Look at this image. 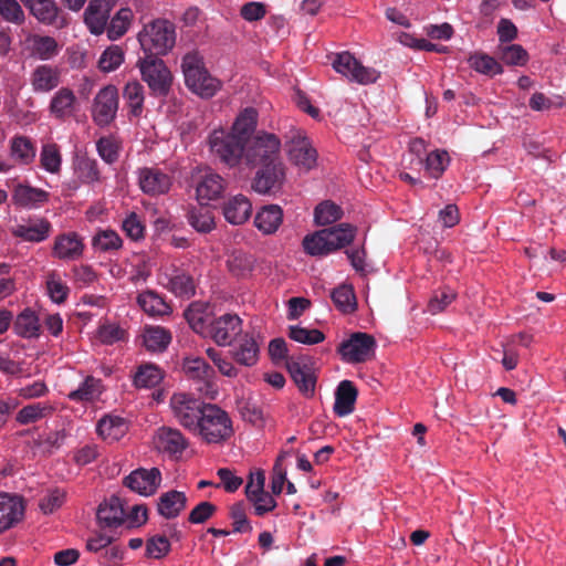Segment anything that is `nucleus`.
<instances>
[{"mask_svg": "<svg viewBox=\"0 0 566 566\" xmlns=\"http://www.w3.org/2000/svg\"><path fill=\"white\" fill-rule=\"evenodd\" d=\"M31 14L44 24H55L59 17V7L54 0H21Z\"/></svg>", "mask_w": 566, "mask_h": 566, "instance_id": "obj_34", "label": "nucleus"}, {"mask_svg": "<svg viewBox=\"0 0 566 566\" xmlns=\"http://www.w3.org/2000/svg\"><path fill=\"white\" fill-rule=\"evenodd\" d=\"M125 61V52L118 45H111L101 54L97 67L103 73L116 71Z\"/></svg>", "mask_w": 566, "mask_h": 566, "instance_id": "obj_47", "label": "nucleus"}, {"mask_svg": "<svg viewBox=\"0 0 566 566\" xmlns=\"http://www.w3.org/2000/svg\"><path fill=\"white\" fill-rule=\"evenodd\" d=\"M117 0H91L84 14V21L93 34H102L109 18V12Z\"/></svg>", "mask_w": 566, "mask_h": 566, "instance_id": "obj_19", "label": "nucleus"}, {"mask_svg": "<svg viewBox=\"0 0 566 566\" xmlns=\"http://www.w3.org/2000/svg\"><path fill=\"white\" fill-rule=\"evenodd\" d=\"M289 337L297 343L305 345H314L324 340V334L316 328H305L298 325L289 327Z\"/></svg>", "mask_w": 566, "mask_h": 566, "instance_id": "obj_60", "label": "nucleus"}, {"mask_svg": "<svg viewBox=\"0 0 566 566\" xmlns=\"http://www.w3.org/2000/svg\"><path fill=\"white\" fill-rule=\"evenodd\" d=\"M499 57L507 65L523 66L528 61V53L520 44H506L499 48Z\"/></svg>", "mask_w": 566, "mask_h": 566, "instance_id": "obj_55", "label": "nucleus"}, {"mask_svg": "<svg viewBox=\"0 0 566 566\" xmlns=\"http://www.w3.org/2000/svg\"><path fill=\"white\" fill-rule=\"evenodd\" d=\"M29 44L32 54L41 60H50L59 53L57 42L52 36L32 35Z\"/></svg>", "mask_w": 566, "mask_h": 566, "instance_id": "obj_45", "label": "nucleus"}, {"mask_svg": "<svg viewBox=\"0 0 566 566\" xmlns=\"http://www.w3.org/2000/svg\"><path fill=\"white\" fill-rule=\"evenodd\" d=\"M333 69L348 78L361 85H367L377 81L379 73L370 67L364 66L354 55L349 52H342L336 54L332 63Z\"/></svg>", "mask_w": 566, "mask_h": 566, "instance_id": "obj_9", "label": "nucleus"}, {"mask_svg": "<svg viewBox=\"0 0 566 566\" xmlns=\"http://www.w3.org/2000/svg\"><path fill=\"white\" fill-rule=\"evenodd\" d=\"M468 62L474 71L484 75L494 76L503 72L501 64L495 59L484 53L471 55Z\"/></svg>", "mask_w": 566, "mask_h": 566, "instance_id": "obj_50", "label": "nucleus"}, {"mask_svg": "<svg viewBox=\"0 0 566 566\" xmlns=\"http://www.w3.org/2000/svg\"><path fill=\"white\" fill-rule=\"evenodd\" d=\"M102 389L99 379L87 376L77 389L67 395V398L76 402H91L99 398Z\"/></svg>", "mask_w": 566, "mask_h": 566, "instance_id": "obj_44", "label": "nucleus"}, {"mask_svg": "<svg viewBox=\"0 0 566 566\" xmlns=\"http://www.w3.org/2000/svg\"><path fill=\"white\" fill-rule=\"evenodd\" d=\"M163 371L155 365H142L134 378L136 387L151 388L157 386L163 380Z\"/></svg>", "mask_w": 566, "mask_h": 566, "instance_id": "obj_52", "label": "nucleus"}, {"mask_svg": "<svg viewBox=\"0 0 566 566\" xmlns=\"http://www.w3.org/2000/svg\"><path fill=\"white\" fill-rule=\"evenodd\" d=\"M168 289L180 297H190L195 294L192 277L181 272L176 273L169 279Z\"/></svg>", "mask_w": 566, "mask_h": 566, "instance_id": "obj_59", "label": "nucleus"}, {"mask_svg": "<svg viewBox=\"0 0 566 566\" xmlns=\"http://www.w3.org/2000/svg\"><path fill=\"white\" fill-rule=\"evenodd\" d=\"M96 515L102 526L113 527L120 525L125 521V511L120 499L112 496L99 504Z\"/></svg>", "mask_w": 566, "mask_h": 566, "instance_id": "obj_30", "label": "nucleus"}, {"mask_svg": "<svg viewBox=\"0 0 566 566\" xmlns=\"http://www.w3.org/2000/svg\"><path fill=\"white\" fill-rule=\"evenodd\" d=\"M30 84L35 93H48L60 84V71L51 65H39L33 70Z\"/></svg>", "mask_w": 566, "mask_h": 566, "instance_id": "obj_26", "label": "nucleus"}, {"mask_svg": "<svg viewBox=\"0 0 566 566\" xmlns=\"http://www.w3.org/2000/svg\"><path fill=\"white\" fill-rule=\"evenodd\" d=\"M75 171L78 179L84 184H96L101 181L97 163L90 158H80L75 164Z\"/></svg>", "mask_w": 566, "mask_h": 566, "instance_id": "obj_58", "label": "nucleus"}, {"mask_svg": "<svg viewBox=\"0 0 566 566\" xmlns=\"http://www.w3.org/2000/svg\"><path fill=\"white\" fill-rule=\"evenodd\" d=\"M137 39L145 55H166L176 43L175 25L166 19H156L144 25Z\"/></svg>", "mask_w": 566, "mask_h": 566, "instance_id": "obj_3", "label": "nucleus"}, {"mask_svg": "<svg viewBox=\"0 0 566 566\" xmlns=\"http://www.w3.org/2000/svg\"><path fill=\"white\" fill-rule=\"evenodd\" d=\"M260 346L252 334L245 333L232 349V357L243 366H253L259 358Z\"/></svg>", "mask_w": 566, "mask_h": 566, "instance_id": "obj_28", "label": "nucleus"}, {"mask_svg": "<svg viewBox=\"0 0 566 566\" xmlns=\"http://www.w3.org/2000/svg\"><path fill=\"white\" fill-rule=\"evenodd\" d=\"M133 17L129 8H122L111 20L107 28L108 39L114 41L122 38L128 31Z\"/></svg>", "mask_w": 566, "mask_h": 566, "instance_id": "obj_49", "label": "nucleus"}, {"mask_svg": "<svg viewBox=\"0 0 566 566\" xmlns=\"http://www.w3.org/2000/svg\"><path fill=\"white\" fill-rule=\"evenodd\" d=\"M331 251H336L350 244L356 235V227L349 223H340L336 227L324 229Z\"/></svg>", "mask_w": 566, "mask_h": 566, "instance_id": "obj_39", "label": "nucleus"}, {"mask_svg": "<svg viewBox=\"0 0 566 566\" xmlns=\"http://www.w3.org/2000/svg\"><path fill=\"white\" fill-rule=\"evenodd\" d=\"M286 367L298 390L305 397H312L315 392L316 377L308 359L292 358L286 361Z\"/></svg>", "mask_w": 566, "mask_h": 566, "instance_id": "obj_18", "label": "nucleus"}, {"mask_svg": "<svg viewBox=\"0 0 566 566\" xmlns=\"http://www.w3.org/2000/svg\"><path fill=\"white\" fill-rule=\"evenodd\" d=\"M155 449L169 457H179L188 447V440L180 430L170 427L157 429L153 438Z\"/></svg>", "mask_w": 566, "mask_h": 566, "instance_id": "obj_15", "label": "nucleus"}, {"mask_svg": "<svg viewBox=\"0 0 566 566\" xmlns=\"http://www.w3.org/2000/svg\"><path fill=\"white\" fill-rule=\"evenodd\" d=\"M51 224L45 219H28L11 229L13 237L27 242H42L49 238Z\"/></svg>", "mask_w": 566, "mask_h": 566, "instance_id": "obj_21", "label": "nucleus"}, {"mask_svg": "<svg viewBox=\"0 0 566 566\" xmlns=\"http://www.w3.org/2000/svg\"><path fill=\"white\" fill-rule=\"evenodd\" d=\"M335 306L343 313H350L356 308V296L352 285L342 284L332 292Z\"/></svg>", "mask_w": 566, "mask_h": 566, "instance_id": "obj_51", "label": "nucleus"}, {"mask_svg": "<svg viewBox=\"0 0 566 566\" xmlns=\"http://www.w3.org/2000/svg\"><path fill=\"white\" fill-rule=\"evenodd\" d=\"M140 189L148 195L165 193L170 189L171 178L158 168H142L138 171Z\"/></svg>", "mask_w": 566, "mask_h": 566, "instance_id": "obj_23", "label": "nucleus"}, {"mask_svg": "<svg viewBox=\"0 0 566 566\" xmlns=\"http://www.w3.org/2000/svg\"><path fill=\"white\" fill-rule=\"evenodd\" d=\"M10 156L21 165H29L35 158V148L29 137L14 136L10 140Z\"/></svg>", "mask_w": 566, "mask_h": 566, "instance_id": "obj_43", "label": "nucleus"}, {"mask_svg": "<svg viewBox=\"0 0 566 566\" xmlns=\"http://www.w3.org/2000/svg\"><path fill=\"white\" fill-rule=\"evenodd\" d=\"M281 142L271 133H259L245 144L244 167L253 169L261 164L279 161Z\"/></svg>", "mask_w": 566, "mask_h": 566, "instance_id": "obj_6", "label": "nucleus"}, {"mask_svg": "<svg viewBox=\"0 0 566 566\" xmlns=\"http://www.w3.org/2000/svg\"><path fill=\"white\" fill-rule=\"evenodd\" d=\"M191 433L208 444H220L229 440L234 430L228 412L217 405L208 403Z\"/></svg>", "mask_w": 566, "mask_h": 566, "instance_id": "obj_2", "label": "nucleus"}, {"mask_svg": "<svg viewBox=\"0 0 566 566\" xmlns=\"http://www.w3.org/2000/svg\"><path fill=\"white\" fill-rule=\"evenodd\" d=\"M207 142L211 154L227 167H244L245 143L235 135L220 127L209 134Z\"/></svg>", "mask_w": 566, "mask_h": 566, "instance_id": "obj_4", "label": "nucleus"}, {"mask_svg": "<svg viewBox=\"0 0 566 566\" xmlns=\"http://www.w3.org/2000/svg\"><path fill=\"white\" fill-rule=\"evenodd\" d=\"M283 210L277 205L263 206L255 213L253 223L264 235L274 234L283 223Z\"/></svg>", "mask_w": 566, "mask_h": 566, "instance_id": "obj_24", "label": "nucleus"}, {"mask_svg": "<svg viewBox=\"0 0 566 566\" xmlns=\"http://www.w3.org/2000/svg\"><path fill=\"white\" fill-rule=\"evenodd\" d=\"M291 163L302 171H310L317 164V151L301 132H297L287 144Z\"/></svg>", "mask_w": 566, "mask_h": 566, "instance_id": "obj_12", "label": "nucleus"}, {"mask_svg": "<svg viewBox=\"0 0 566 566\" xmlns=\"http://www.w3.org/2000/svg\"><path fill=\"white\" fill-rule=\"evenodd\" d=\"M357 399V389L349 380L339 382L335 392L334 412L338 417L348 416L354 411Z\"/></svg>", "mask_w": 566, "mask_h": 566, "instance_id": "obj_32", "label": "nucleus"}, {"mask_svg": "<svg viewBox=\"0 0 566 566\" xmlns=\"http://www.w3.org/2000/svg\"><path fill=\"white\" fill-rule=\"evenodd\" d=\"M40 319L31 308L22 311L14 321V331L21 337L36 338L40 336Z\"/></svg>", "mask_w": 566, "mask_h": 566, "instance_id": "obj_38", "label": "nucleus"}, {"mask_svg": "<svg viewBox=\"0 0 566 566\" xmlns=\"http://www.w3.org/2000/svg\"><path fill=\"white\" fill-rule=\"evenodd\" d=\"M54 410V406L49 402L30 403L17 412L15 421L22 426L30 424L52 415Z\"/></svg>", "mask_w": 566, "mask_h": 566, "instance_id": "obj_42", "label": "nucleus"}, {"mask_svg": "<svg viewBox=\"0 0 566 566\" xmlns=\"http://www.w3.org/2000/svg\"><path fill=\"white\" fill-rule=\"evenodd\" d=\"M449 163L447 151H432L426 158L424 167L428 174L433 178H439Z\"/></svg>", "mask_w": 566, "mask_h": 566, "instance_id": "obj_64", "label": "nucleus"}, {"mask_svg": "<svg viewBox=\"0 0 566 566\" xmlns=\"http://www.w3.org/2000/svg\"><path fill=\"white\" fill-rule=\"evenodd\" d=\"M196 189V199L200 206L219 199L224 189V179L210 167H197L191 175Z\"/></svg>", "mask_w": 566, "mask_h": 566, "instance_id": "obj_7", "label": "nucleus"}, {"mask_svg": "<svg viewBox=\"0 0 566 566\" xmlns=\"http://www.w3.org/2000/svg\"><path fill=\"white\" fill-rule=\"evenodd\" d=\"M123 241L112 229L98 230L92 239V247L99 252L115 251L122 248Z\"/></svg>", "mask_w": 566, "mask_h": 566, "instance_id": "obj_48", "label": "nucleus"}, {"mask_svg": "<svg viewBox=\"0 0 566 566\" xmlns=\"http://www.w3.org/2000/svg\"><path fill=\"white\" fill-rule=\"evenodd\" d=\"M326 232L323 230L307 234L302 241L303 249L311 256H322L331 253Z\"/></svg>", "mask_w": 566, "mask_h": 566, "instance_id": "obj_46", "label": "nucleus"}, {"mask_svg": "<svg viewBox=\"0 0 566 566\" xmlns=\"http://www.w3.org/2000/svg\"><path fill=\"white\" fill-rule=\"evenodd\" d=\"M0 15L10 23L22 24L25 15L17 0H0Z\"/></svg>", "mask_w": 566, "mask_h": 566, "instance_id": "obj_63", "label": "nucleus"}, {"mask_svg": "<svg viewBox=\"0 0 566 566\" xmlns=\"http://www.w3.org/2000/svg\"><path fill=\"white\" fill-rule=\"evenodd\" d=\"M376 340L366 333H354L347 340H344L338 353L346 363L358 364L369 360L375 355Z\"/></svg>", "mask_w": 566, "mask_h": 566, "instance_id": "obj_10", "label": "nucleus"}, {"mask_svg": "<svg viewBox=\"0 0 566 566\" xmlns=\"http://www.w3.org/2000/svg\"><path fill=\"white\" fill-rule=\"evenodd\" d=\"M182 370L193 380L209 381L214 376L213 368L200 357L189 356L184 359Z\"/></svg>", "mask_w": 566, "mask_h": 566, "instance_id": "obj_41", "label": "nucleus"}, {"mask_svg": "<svg viewBox=\"0 0 566 566\" xmlns=\"http://www.w3.org/2000/svg\"><path fill=\"white\" fill-rule=\"evenodd\" d=\"M122 95L129 120L139 119L145 109L146 94L143 84L136 78L129 80L124 85Z\"/></svg>", "mask_w": 566, "mask_h": 566, "instance_id": "obj_22", "label": "nucleus"}, {"mask_svg": "<svg viewBox=\"0 0 566 566\" xmlns=\"http://www.w3.org/2000/svg\"><path fill=\"white\" fill-rule=\"evenodd\" d=\"M161 480L159 469L139 468L125 478L124 484L140 495L149 496L157 492L161 484Z\"/></svg>", "mask_w": 566, "mask_h": 566, "instance_id": "obj_14", "label": "nucleus"}, {"mask_svg": "<svg viewBox=\"0 0 566 566\" xmlns=\"http://www.w3.org/2000/svg\"><path fill=\"white\" fill-rule=\"evenodd\" d=\"M455 296L457 293L450 287L434 291L428 303V312L432 315L443 312L455 300Z\"/></svg>", "mask_w": 566, "mask_h": 566, "instance_id": "obj_57", "label": "nucleus"}, {"mask_svg": "<svg viewBox=\"0 0 566 566\" xmlns=\"http://www.w3.org/2000/svg\"><path fill=\"white\" fill-rule=\"evenodd\" d=\"M256 123V111L252 107H248L239 113L229 132L247 144L252 139L251 135L255 130Z\"/></svg>", "mask_w": 566, "mask_h": 566, "instance_id": "obj_33", "label": "nucleus"}, {"mask_svg": "<svg viewBox=\"0 0 566 566\" xmlns=\"http://www.w3.org/2000/svg\"><path fill=\"white\" fill-rule=\"evenodd\" d=\"M342 214L339 206L332 201H323L314 210V221L317 226H327L339 220Z\"/></svg>", "mask_w": 566, "mask_h": 566, "instance_id": "obj_53", "label": "nucleus"}, {"mask_svg": "<svg viewBox=\"0 0 566 566\" xmlns=\"http://www.w3.org/2000/svg\"><path fill=\"white\" fill-rule=\"evenodd\" d=\"M40 163L48 172L56 174L61 169L62 157L57 145L46 144L42 147Z\"/></svg>", "mask_w": 566, "mask_h": 566, "instance_id": "obj_56", "label": "nucleus"}, {"mask_svg": "<svg viewBox=\"0 0 566 566\" xmlns=\"http://www.w3.org/2000/svg\"><path fill=\"white\" fill-rule=\"evenodd\" d=\"M143 344L149 352H164L171 342V333L161 326H146L142 334Z\"/></svg>", "mask_w": 566, "mask_h": 566, "instance_id": "obj_36", "label": "nucleus"}, {"mask_svg": "<svg viewBox=\"0 0 566 566\" xmlns=\"http://www.w3.org/2000/svg\"><path fill=\"white\" fill-rule=\"evenodd\" d=\"M49 200V193L40 188L30 185L19 184L12 192V201L21 208H36Z\"/></svg>", "mask_w": 566, "mask_h": 566, "instance_id": "obj_27", "label": "nucleus"}, {"mask_svg": "<svg viewBox=\"0 0 566 566\" xmlns=\"http://www.w3.org/2000/svg\"><path fill=\"white\" fill-rule=\"evenodd\" d=\"M251 212L252 205L250 200L242 195L230 198L223 205V216L231 224L238 226L244 223L250 218Z\"/></svg>", "mask_w": 566, "mask_h": 566, "instance_id": "obj_29", "label": "nucleus"}, {"mask_svg": "<svg viewBox=\"0 0 566 566\" xmlns=\"http://www.w3.org/2000/svg\"><path fill=\"white\" fill-rule=\"evenodd\" d=\"M260 166L262 168L256 172L252 185L253 189L262 195L279 189L285 179L283 164L279 160L273 164H261Z\"/></svg>", "mask_w": 566, "mask_h": 566, "instance_id": "obj_17", "label": "nucleus"}, {"mask_svg": "<svg viewBox=\"0 0 566 566\" xmlns=\"http://www.w3.org/2000/svg\"><path fill=\"white\" fill-rule=\"evenodd\" d=\"M188 220L198 232L207 233L214 228V218L211 211L203 206L193 208L189 212Z\"/></svg>", "mask_w": 566, "mask_h": 566, "instance_id": "obj_54", "label": "nucleus"}, {"mask_svg": "<svg viewBox=\"0 0 566 566\" xmlns=\"http://www.w3.org/2000/svg\"><path fill=\"white\" fill-rule=\"evenodd\" d=\"M242 332V321L235 314H224L209 323L207 336L219 346H228Z\"/></svg>", "mask_w": 566, "mask_h": 566, "instance_id": "obj_13", "label": "nucleus"}, {"mask_svg": "<svg viewBox=\"0 0 566 566\" xmlns=\"http://www.w3.org/2000/svg\"><path fill=\"white\" fill-rule=\"evenodd\" d=\"M170 409L177 422L192 432L207 403L186 392H176L170 398Z\"/></svg>", "mask_w": 566, "mask_h": 566, "instance_id": "obj_8", "label": "nucleus"}, {"mask_svg": "<svg viewBox=\"0 0 566 566\" xmlns=\"http://www.w3.org/2000/svg\"><path fill=\"white\" fill-rule=\"evenodd\" d=\"M128 430L127 422L118 416H105L98 421L97 432L108 442L122 439Z\"/></svg>", "mask_w": 566, "mask_h": 566, "instance_id": "obj_35", "label": "nucleus"}, {"mask_svg": "<svg viewBox=\"0 0 566 566\" xmlns=\"http://www.w3.org/2000/svg\"><path fill=\"white\" fill-rule=\"evenodd\" d=\"M24 515V504L20 496L0 493V533L19 523Z\"/></svg>", "mask_w": 566, "mask_h": 566, "instance_id": "obj_20", "label": "nucleus"}, {"mask_svg": "<svg viewBox=\"0 0 566 566\" xmlns=\"http://www.w3.org/2000/svg\"><path fill=\"white\" fill-rule=\"evenodd\" d=\"M187 505V496L184 492L168 491L163 493L157 503L158 513L167 520L177 517Z\"/></svg>", "mask_w": 566, "mask_h": 566, "instance_id": "obj_31", "label": "nucleus"}, {"mask_svg": "<svg viewBox=\"0 0 566 566\" xmlns=\"http://www.w3.org/2000/svg\"><path fill=\"white\" fill-rule=\"evenodd\" d=\"M83 238L73 231L57 234L52 247V256L62 261H75L83 256Z\"/></svg>", "mask_w": 566, "mask_h": 566, "instance_id": "obj_16", "label": "nucleus"}, {"mask_svg": "<svg viewBox=\"0 0 566 566\" xmlns=\"http://www.w3.org/2000/svg\"><path fill=\"white\" fill-rule=\"evenodd\" d=\"M139 307L150 316H164L171 312L165 300L154 291H145L137 297Z\"/></svg>", "mask_w": 566, "mask_h": 566, "instance_id": "obj_40", "label": "nucleus"}, {"mask_svg": "<svg viewBox=\"0 0 566 566\" xmlns=\"http://www.w3.org/2000/svg\"><path fill=\"white\" fill-rule=\"evenodd\" d=\"M185 317L196 333L207 336L211 321L208 307L205 304L199 302L190 304L185 311Z\"/></svg>", "mask_w": 566, "mask_h": 566, "instance_id": "obj_37", "label": "nucleus"}, {"mask_svg": "<svg viewBox=\"0 0 566 566\" xmlns=\"http://www.w3.org/2000/svg\"><path fill=\"white\" fill-rule=\"evenodd\" d=\"M229 270L237 276L249 273L253 268V259L243 252H233L227 261Z\"/></svg>", "mask_w": 566, "mask_h": 566, "instance_id": "obj_62", "label": "nucleus"}, {"mask_svg": "<svg viewBox=\"0 0 566 566\" xmlns=\"http://www.w3.org/2000/svg\"><path fill=\"white\" fill-rule=\"evenodd\" d=\"M142 80L147 84L150 94L165 97L169 94L174 75L165 61L153 55L139 57L136 62Z\"/></svg>", "mask_w": 566, "mask_h": 566, "instance_id": "obj_5", "label": "nucleus"}, {"mask_svg": "<svg viewBox=\"0 0 566 566\" xmlns=\"http://www.w3.org/2000/svg\"><path fill=\"white\" fill-rule=\"evenodd\" d=\"M49 109L51 115L57 119L73 116L77 109L75 93L69 87L59 88L51 98Z\"/></svg>", "mask_w": 566, "mask_h": 566, "instance_id": "obj_25", "label": "nucleus"}, {"mask_svg": "<svg viewBox=\"0 0 566 566\" xmlns=\"http://www.w3.org/2000/svg\"><path fill=\"white\" fill-rule=\"evenodd\" d=\"M118 90L115 85L102 87L93 101L92 117L96 125L107 126L116 117L118 111Z\"/></svg>", "mask_w": 566, "mask_h": 566, "instance_id": "obj_11", "label": "nucleus"}, {"mask_svg": "<svg viewBox=\"0 0 566 566\" xmlns=\"http://www.w3.org/2000/svg\"><path fill=\"white\" fill-rule=\"evenodd\" d=\"M181 71L188 90L201 98L213 97L222 87V82L209 73L198 51H190L182 56Z\"/></svg>", "mask_w": 566, "mask_h": 566, "instance_id": "obj_1", "label": "nucleus"}, {"mask_svg": "<svg viewBox=\"0 0 566 566\" xmlns=\"http://www.w3.org/2000/svg\"><path fill=\"white\" fill-rule=\"evenodd\" d=\"M46 290L50 298L57 304L63 303L69 294L67 285L62 281L55 271H52L48 274Z\"/></svg>", "mask_w": 566, "mask_h": 566, "instance_id": "obj_61", "label": "nucleus"}]
</instances>
